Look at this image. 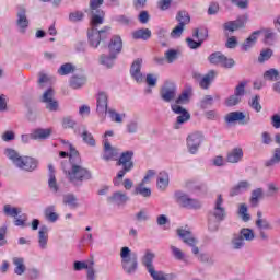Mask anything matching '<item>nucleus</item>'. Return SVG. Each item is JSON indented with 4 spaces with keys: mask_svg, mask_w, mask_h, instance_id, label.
Masks as SVG:
<instances>
[{
    "mask_svg": "<svg viewBox=\"0 0 280 280\" xmlns=\"http://www.w3.org/2000/svg\"><path fill=\"white\" fill-rule=\"evenodd\" d=\"M202 141H205V136L200 131L190 133L187 137V147L190 154H196V152H198V148H200Z\"/></svg>",
    "mask_w": 280,
    "mask_h": 280,
    "instance_id": "nucleus-11",
    "label": "nucleus"
},
{
    "mask_svg": "<svg viewBox=\"0 0 280 280\" xmlns=\"http://www.w3.org/2000/svg\"><path fill=\"white\" fill-rule=\"evenodd\" d=\"M3 211L4 214L9 218H19V214L21 213V208H14L10 205H4Z\"/></svg>",
    "mask_w": 280,
    "mask_h": 280,
    "instance_id": "nucleus-41",
    "label": "nucleus"
},
{
    "mask_svg": "<svg viewBox=\"0 0 280 280\" xmlns=\"http://www.w3.org/2000/svg\"><path fill=\"white\" fill-rule=\"evenodd\" d=\"M183 32H185V26L177 24L171 32V38H180V36H183Z\"/></svg>",
    "mask_w": 280,
    "mask_h": 280,
    "instance_id": "nucleus-49",
    "label": "nucleus"
},
{
    "mask_svg": "<svg viewBox=\"0 0 280 280\" xmlns=\"http://www.w3.org/2000/svg\"><path fill=\"white\" fill-rule=\"evenodd\" d=\"M54 95H56L54 88H49L42 96V102L46 104V108L47 110H50V113H56V110H58V101L54 98Z\"/></svg>",
    "mask_w": 280,
    "mask_h": 280,
    "instance_id": "nucleus-12",
    "label": "nucleus"
},
{
    "mask_svg": "<svg viewBox=\"0 0 280 280\" xmlns=\"http://www.w3.org/2000/svg\"><path fill=\"white\" fill-rule=\"evenodd\" d=\"M165 58H166L167 62L172 63V62H174V60H176V58H178V51H176L174 49L167 50L165 52Z\"/></svg>",
    "mask_w": 280,
    "mask_h": 280,
    "instance_id": "nucleus-58",
    "label": "nucleus"
},
{
    "mask_svg": "<svg viewBox=\"0 0 280 280\" xmlns=\"http://www.w3.org/2000/svg\"><path fill=\"white\" fill-rule=\"evenodd\" d=\"M49 137H51L50 128H47V129L38 128L32 132V140L34 141H38V140L45 141V139H49Z\"/></svg>",
    "mask_w": 280,
    "mask_h": 280,
    "instance_id": "nucleus-26",
    "label": "nucleus"
},
{
    "mask_svg": "<svg viewBox=\"0 0 280 280\" xmlns=\"http://www.w3.org/2000/svg\"><path fill=\"white\" fill-rule=\"evenodd\" d=\"M13 265L15 266L14 272L15 275H19V276L23 275L27 269V267H25V259L21 257H14Z\"/></svg>",
    "mask_w": 280,
    "mask_h": 280,
    "instance_id": "nucleus-33",
    "label": "nucleus"
},
{
    "mask_svg": "<svg viewBox=\"0 0 280 280\" xmlns=\"http://www.w3.org/2000/svg\"><path fill=\"white\" fill-rule=\"evenodd\" d=\"M115 60H117V55L109 52L108 56L102 55L101 56V65H104L108 69L115 65Z\"/></svg>",
    "mask_w": 280,
    "mask_h": 280,
    "instance_id": "nucleus-37",
    "label": "nucleus"
},
{
    "mask_svg": "<svg viewBox=\"0 0 280 280\" xmlns=\"http://www.w3.org/2000/svg\"><path fill=\"white\" fill-rule=\"evenodd\" d=\"M208 60L210 65H222V60H224V54H222L221 51L212 52L208 57Z\"/></svg>",
    "mask_w": 280,
    "mask_h": 280,
    "instance_id": "nucleus-42",
    "label": "nucleus"
},
{
    "mask_svg": "<svg viewBox=\"0 0 280 280\" xmlns=\"http://www.w3.org/2000/svg\"><path fill=\"white\" fill-rule=\"evenodd\" d=\"M175 197L178 205L185 209H200V207H202V203L198 199L189 198V196L183 191L175 192Z\"/></svg>",
    "mask_w": 280,
    "mask_h": 280,
    "instance_id": "nucleus-6",
    "label": "nucleus"
},
{
    "mask_svg": "<svg viewBox=\"0 0 280 280\" xmlns=\"http://www.w3.org/2000/svg\"><path fill=\"white\" fill-rule=\"evenodd\" d=\"M168 186H170V174H167V172L165 171L160 172L158 176V187L162 191H165V189H167Z\"/></svg>",
    "mask_w": 280,
    "mask_h": 280,
    "instance_id": "nucleus-31",
    "label": "nucleus"
},
{
    "mask_svg": "<svg viewBox=\"0 0 280 280\" xmlns=\"http://www.w3.org/2000/svg\"><path fill=\"white\" fill-rule=\"evenodd\" d=\"M5 156H8V159H10L14 165L16 166L18 161H20V159H22L23 156L19 155V153L14 150V149H7L4 151Z\"/></svg>",
    "mask_w": 280,
    "mask_h": 280,
    "instance_id": "nucleus-44",
    "label": "nucleus"
},
{
    "mask_svg": "<svg viewBox=\"0 0 280 280\" xmlns=\"http://www.w3.org/2000/svg\"><path fill=\"white\" fill-rule=\"evenodd\" d=\"M108 202H113L114 205H126L127 201L130 200V198H128L126 196V194L121 192V191H116L113 194V196L107 198Z\"/></svg>",
    "mask_w": 280,
    "mask_h": 280,
    "instance_id": "nucleus-27",
    "label": "nucleus"
},
{
    "mask_svg": "<svg viewBox=\"0 0 280 280\" xmlns=\"http://www.w3.org/2000/svg\"><path fill=\"white\" fill-rule=\"evenodd\" d=\"M220 66L224 67L225 69H233V67H235V60H233V58H228L226 56H223Z\"/></svg>",
    "mask_w": 280,
    "mask_h": 280,
    "instance_id": "nucleus-55",
    "label": "nucleus"
},
{
    "mask_svg": "<svg viewBox=\"0 0 280 280\" xmlns=\"http://www.w3.org/2000/svg\"><path fill=\"white\" fill-rule=\"evenodd\" d=\"M256 226L259 229V231L272 229L270 222H268L266 219L256 220Z\"/></svg>",
    "mask_w": 280,
    "mask_h": 280,
    "instance_id": "nucleus-52",
    "label": "nucleus"
},
{
    "mask_svg": "<svg viewBox=\"0 0 280 280\" xmlns=\"http://www.w3.org/2000/svg\"><path fill=\"white\" fill-rule=\"evenodd\" d=\"M103 4L104 0H90L91 19H93L94 14H100V12H104L100 10V5Z\"/></svg>",
    "mask_w": 280,
    "mask_h": 280,
    "instance_id": "nucleus-40",
    "label": "nucleus"
},
{
    "mask_svg": "<svg viewBox=\"0 0 280 280\" xmlns=\"http://www.w3.org/2000/svg\"><path fill=\"white\" fill-rule=\"evenodd\" d=\"M176 21L178 22V25L186 26L191 23V18L189 16V13L187 11H179L176 15Z\"/></svg>",
    "mask_w": 280,
    "mask_h": 280,
    "instance_id": "nucleus-36",
    "label": "nucleus"
},
{
    "mask_svg": "<svg viewBox=\"0 0 280 280\" xmlns=\"http://www.w3.org/2000/svg\"><path fill=\"white\" fill-rule=\"evenodd\" d=\"M138 21L142 23V25H145V23L150 21V13H148V11H141Z\"/></svg>",
    "mask_w": 280,
    "mask_h": 280,
    "instance_id": "nucleus-63",
    "label": "nucleus"
},
{
    "mask_svg": "<svg viewBox=\"0 0 280 280\" xmlns=\"http://www.w3.org/2000/svg\"><path fill=\"white\" fill-rule=\"evenodd\" d=\"M96 112L98 115H104L108 113V94L101 92L96 98Z\"/></svg>",
    "mask_w": 280,
    "mask_h": 280,
    "instance_id": "nucleus-19",
    "label": "nucleus"
},
{
    "mask_svg": "<svg viewBox=\"0 0 280 280\" xmlns=\"http://www.w3.org/2000/svg\"><path fill=\"white\" fill-rule=\"evenodd\" d=\"M245 244L246 243L244 242L241 235H235L232 240V246L234 250H240L241 248H244Z\"/></svg>",
    "mask_w": 280,
    "mask_h": 280,
    "instance_id": "nucleus-47",
    "label": "nucleus"
},
{
    "mask_svg": "<svg viewBox=\"0 0 280 280\" xmlns=\"http://www.w3.org/2000/svg\"><path fill=\"white\" fill-rule=\"evenodd\" d=\"M172 255L175 257V259H178L179 261H183L185 259V253L180 250V248L171 245Z\"/></svg>",
    "mask_w": 280,
    "mask_h": 280,
    "instance_id": "nucleus-50",
    "label": "nucleus"
},
{
    "mask_svg": "<svg viewBox=\"0 0 280 280\" xmlns=\"http://www.w3.org/2000/svg\"><path fill=\"white\" fill-rule=\"evenodd\" d=\"M109 54L119 55L121 54V49H124V42L119 35H115L112 37L108 44Z\"/></svg>",
    "mask_w": 280,
    "mask_h": 280,
    "instance_id": "nucleus-20",
    "label": "nucleus"
},
{
    "mask_svg": "<svg viewBox=\"0 0 280 280\" xmlns=\"http://www.w3.org/2000/svg\"><path fill=\"white\" fill-rule=\"evenodd\" d=\"M177 235L178 237H180L184 244H187V246H194V244H198V240L194 236L191 231H189V229L187 228L177 229Z\"/></svg>",
    "mask_w": 280,
    "mask_h": 280,
    "instance_id": "nucleus-17",
    "label": "nucleus"
},
{
    "mask_svg": "<svg viewBox=\"0 0 280 280\" xmlns=\"http://www.w3.org/2000/svg\"><path fill=\"white\" fill-rule=\"evenodd\" d=\"M156 257V255H154V253H152L150 249H147L145 254L142 256L141 258V262L142 266H144V268H147V271L149 272L151 279H153L154 277L161 275L163 271H156V269L154 268V258Z\"/></svg>",
    "mask_w": 280,
    "mask_h": 280,
    "instance_id": "nucleus-7",
    "label": "nucleus"
},
{
    "mask_svg": "<svg viewBox=\"0 0 280 280\" xmlns=\"http://www.w3.org/2000/svg\"><path fill=\"white\" fill-rule=\"evenodd\" d=\"M246 23H248V15L243 14L234 21L225 22L223 24V30L225 32H237V30H244V27H246Z\"/></svg>",
    "mask_w": 280,
    "mask_h": 280,
    "instance_id": "nucleus-10",
    "label": "nucleus"
},
{
    "mask_svg": "<svg viewBox=\"0 0 280 280\" xmlns=\"http://www.w3.org/2000/svg\"><path fill=\"white\" fill-rule=\"evenodd\" d=\"M226 124H235L238 121L241 126H246L250 121V118H246V115L243 112H232L225 115L224 117Z\"/></svg>",
    "mask_w": 280,
    "mask_h": 280,
    "instance_id": "nucleus-15",
    "label": "nucleus"
},
{
    "mask_svg": "<svg viewBox=\"0 0 280 280\" xmlns=\"http://www.w3.org/2000/svg\"><path fill=\"white\" fill-rule=\"evenodd\" d=\"M82 158L75 148H71V183L72 185H80L84 180H91V172L84 166L80 165Z\"/></svg>",
    "mask_w": 280,
    "mask_h": 280,
    "instance_id": "nucleus-2",
    "label": "nucleus"
},
{
    "mask_svg": "<svg viewBox=\"0 0 280 280\" xmlns=\"http://www.w3.org/2000/svg\"><path fill=\"white\" fill-rule=\"evenodd\" d=\"M121 267L126 275H135L139 270V256L130 250V247L120 249Z\"/></svg>",
    "mask_w": 280,
    "mask_h": 280,
    "instance_id": "nucleus-4",
    "label": "nucleus"
},
{
    "mask_svg": "<svg viewBox=\"0 0 280 280\" xmlns=\"http://www.w3.org/2000/svg\"><path fill=\"white\" fill-rule=\"evenodd\" d=\"M142 182L136 187L133 194L135 196H142L143 198H150V196H152V190L150 188H145L143 187Z\"/></svg>",
    "mask_w": 280,
    "mask_h": 280,
    "instance_id": "nucleus-38",
    "label": "nucleus"
},
{
    "mask_svg": "<svg viewBox=\"0 0 280 280\" xmlns=\"http://www.w3.org/2000/svg\"><path fill=\"white\" fill-rule=\"evenodd\" d=\"M135 40H150L152 38V31L150 28H140L132 33Z\"/></svg>",
    "mask_w": 280,
    "mask_h": 280,
    "instance_id": "nucleus-29",
    "label": "nucleus"
},
{
    "mask_svg": "<svg viewBox=\"0 0 280 280\" xmlns=\"http://www.w3.org/2000/svg\"><path fill=\"white\" fill-rule=\"evenodd\" d=\"M44 215L48 222H57L59 215L56 213V206H48L44 211Z\"/></svg>",
    "mask_w": 280,
    "mask_h": 280,
    "instance_id": "nucleus-34",
    "label": "nucleus"
},
{
    "mask_svg": "<svg viewBox=\"0 0 280 280\" xmlns=\"http://www.w3.org/2000/svg\"><path fill=\"white\" fill-rule=\"evenodd\" d=\"M47 242H49V229L46 225H43L38 232V244L42 250L47 248Z\"/></svg>",
    "mask_w": 280,
    "mask_h": 280,
    "instance_id": "nucleus-21",
    "label": "nucleus"
},
{
    "mask_svg": "<svg viewBox=\"0 0 280 280\" xmlns=\"http://www.w3.org/2000/svg\"><path fill=\"white\" fill-rule=\"evenodd\" d=\"M248 189H250V183L248 180H241L238 185L232 187L230 196H240V194H244V191H248Z\"/></svg>",
    "mask_w": 280,
    "mask_h": 280,
    "instance_id": "nucleus-24",
    "label": "nucleus"
},
{
    "mask_svg": "<svg viewBox=\"0 0 280 280\" xmlns=\"http://www.w3.org/2000/svg\"><path fill=\"white\" fill-rule=\"evenodd\" d=\"M59 156L61 159H66V156H69V160L68 161H63L61 162V167L66 174V176L68 177L69 180H71V155H69V153L65 152V151H61L59 153Z\"/></svg>",
    "mask_w": 280,
    "mask_h": 280,
    "instance_id": "nucleus-30",
    "label": "nucleus"
},
{
    "mask_svg": "<svg viewBox=\"0 0 280 280\" xmlns=\"http://www.w3.org/2000/svg\"><path fill=\"white\" fill-rule=\"evenodd\" d=\"M259 95H256L255 97L252 98V102H249L250 108L256 110V113H261V104L259 103Z\"/></svg>",
    "mask_w": 280,
    "mask_h": 280,
    "instance_id": "nucleus-51",
    "label": "nucleus"
},
{
    "mask_svg": "<svg viewBox=\"0 0 280 280\" xmlns=\"http://www.w3.org/2000/svg\"><path fill=\"white\" fill-rule=\"evenodd\" d=\"M265 80H269L270 82H279L280 74L279 70L271 68L264 73Z\"/></svg>",
    "mask_w": 280,
    "mask_h": 280,
    "instance_id": "nucleus-39",
    "label": "nucleus"
},
{
    "mask_svg": "<svg viewBox=\"0 0 280 280\" xmlns=\"http://www.w3.org/2000/svg\"><path fill=\"white\" fill-rule=\"evenodd\" d=\"M245 89H246V82H241V83L235 88L234 95H236L237 97H242V95H244V93H245Z\"/></svg>",
    "mask_w": 280,
    "mask_h": 280,
    "instance_id": "nucleus-60",
    "label": "nucleus"
},
{
    "mask_svg": "<svg viewBox=\"0 0 280 280\" xmlns=\"http://www.w3.org/2000/svg\"><path fill=\"white\" fill-rule=\"evenodd\" d=\"M143 65V59L138 58L136 59L130 68V75L136 80V82L141 83L143 82V73H141V67Z\"/></svg>",
    "mask_w": 280,
    "mask_h": 280,
    "instance_id": "nucleus-18",
    "label": "nucleus"
},
{
    "mask_svg": "<svg viewBox=\"0 0 280 280\" xmlns=\"http://www.w3.org/2000/svg\"><path fill=\"white\" fill-rule=\"evenodd\" d=\"M208 106H213V96L206 95L203 100L200 102V107L205 110Z\"/></svg>",
    "mask_w": 280,
    "mask_h": 280,
    "instance_id": "nucleus-56",
    "label": "nucleus"
},
{
    "mask_svg": "<svg viewBox=\"0 0 280 280\" xmlns=\"http://www.w3.org/2000/svg\"><path fill=\"white\" fill-rule=\"evenodd\" d=\"M240 236L243 240H246V242H253V240H255V232H253V230H250L248 228H243L240 231Z\"/></svg>",
    "mask_w": 280,
    "mask_h": 280,
    "instance_id": "nucleus-43",
    "label": "nucleus"
},
{
    "mask_svg": "<svg viewBox=\"0 0 280 280\" xmlns=\"http://www.w3.org/2000/svg\"><path fill=\"white\" fill-rule=\"evenodd\" d=\"M93 266H95V262L91 261L90 265L86 268V270H88V280H95V268H93Z\"/></svg>",
    "mask_w": 280,
    "mask_h": 280,
    "instance_id": "nucleus-61",
    "label": "nucleus"
},
{
    "mask_svg": "<svg viewBox=\"0 0 280 280\" xmlns=\"http://www.w3.org/2000/svg\"><path fill=\"white\" fill-rule=\"evenodd\" d=\"M139 130V122L137 120H131L127 124V131L129 135H135Z\"/></svg>",
    "mask_w": 280,
    "mask_h": 280,
    "instance_id": "nucleus-53",
    "label": "nucleus"
},
{
    "mask_svg": "<svg viewBox=\"0 0 280 280\" xmlns=\"http://www.w3.org/2000/svg\"><path fill=\"white\" fill-rule=\"evenodd\" d=\"M272 54H273V51L270 48H266V49L261 50L260 55L258 57V62L264 63L267 60L271 59L272 58Z\"/></svg>",
    "mask_w": 280,
    "mask_h": 280,
    "instance_id": "nucleus-45",
    "label": "nucleus"
},
{
    "mask_svg": "<svg viewBox=\"0 0 280 280\" xmlns=\"http://www.w3.org/2000/svg\"><path fill=\"white\" fill-rule=\"evenodd\" d=\"M16 167L24 170V172H34L38 167V160L32 156H22L18 160Z\"/></svg>",
    "mask_w": 280,
    "mask_h": 280,
    "instance_id": "nucleus-13",
    "label": "nucleus"
},
{
    "mask_svg": "<svg viewBox=\"0 0 280 280\" xmlns=\"http://www.w3.org/2000/svg\"><path fill=\"white\" fill-rule=\"evenodd\" d=\"M244 158V151L242 148H234L232 149L226 156L228 163H240Z\"/></svg>",
    "mask_w": 280,
    "mask_h": 280,
    "instance_id": "nucleus-25",
    "label": "nucleus"
},
{
    "mask_svg": "<svg viewBox=\"0 0 280 280\" xmlns=\"http://www.w3.org/2000/svg\"><path fill=\"white\" fill-rule=\"evenodd\" d=\"M153 280H174L176 279V276L174 273H165L162 271V273L155 276L152 278Z\"/></svg>",
    "mask_w": 280,
    "mask_h": 280,
    "instance_id": "nucleus-57",
    "label": "nucleus"
},
{
    "mask_svg": "<svg viewBox=\"0 0 280 280\" xmlns=\"http://www.w3.org/2000/svg\"><path fill=\"white\" fill-rule=\"evenodd\" d=\"M48 185L52 191H58V183L56 182V175L49 176Z\"/></svg>",
    "mask_w": 280,
    "mask_h": 280,
    "instance_id": "nucleus-64",
    "label": "nucleus"
},
{
    "mask_svg": "<svg viewBox=\"0 0 280 280\" xmlns=\"http://www.w3.org/2000/svg\"><path fill=\"white\" fill-rule=\"evenodd\" d=\"M215 79V70H210L199 82L202 89H209L211 82Z\"/></svg>",
    "mask_w": 280,
    "mask_h": 280,
    "instance_id": "nucleus-32",
    "label": "nucleus"
},
{
    "mask_svg": "<svg viewBox=\"0 0 280 280\" xmlns=\"http://www.w3.org/2000/svg\"><path fill=\"white\" fill-rule=\"evenodd\" d=\"M18 26L20 27L21 32H25L27 27H30V20H27V15L25 14V9H21L18 12Z\"/></svg>",
    "mask_w": 280,
    "mask_h": 280,
    "instance_id": "nucleus-28",
    "label": "nucleus"
},
{
    "mask_svg": "<svg viewBox=\"0 0 280 280\" xmlns=\"http://www.w3.org/2000/svg\"><path fill=\"white\" fill-rule=\"evenodd\" d=\"M177 88L173 82H166L160 90V97L163 102L170 103L176 100Z\"/></svg>",
    "mask_w": 280,
    "mask_h": 280,
    "instance_id": "nucleus-8",
    "label": "nucleus"
},
{
    "mask_svg": "<svg viewBox=\"0 0 280 280\" xmlns=\"http://www.w3.org/2000/svg\"><path fill=\"white\" fill-rule=\"evenodd\" d=\"M241 102L240 96H237L236 94L230 96L226 101L225 104L226 106H237V103Z\"/></svg>",
    "mask_w": 280,
    "mask_h": 280,
    "instance_id": "nucleus-62",
    "label": "nucleus"
},
{
    "mask_svg": "<svg viewBox=\"0 0 280 280\" xmlns=\"http://www.w3.org/2000/svg\"><path fill=\"white\" fill-rule=\"evenodd\" d=\"M104 23V12H98V14H94L90 20V28L88 30V38L89 43L92 47H98L102 42V36L104 34H108L110 27L105 26L101 31L97 30L100 25Z\"/></svg>",
    "mask_w": 280,
    "mask_h": 280,
    "instance_id": "nucleus-3",
    "label": "nucleus"
},
{
    "mask_svg": "<svg viewBox=\"0 0 280 280\" xmlns=\"http://www.w3.org/2000/svg\"><path fill=\"white\" fill-rule=\"evenodd\" d=\"M238 215H241L243 222H248V220H250V214H248V207L246 203L240 205Z\"/></svg>",
    "mask_w": 280,
    "mask_h": 280,
    "instance_id": "nucleus-46",
    "label": "nucleus"
},
{
    "mask_svg": "<svg viewBox=\"0 0 280 280\" xmlns=\"http://www.w3.org/2000/svg\"><path fill=\"white\" fill-rule=\"evenodd\" d=\"M135 156L133 151H125L120 154L119 159L116 162V165L118 167H122L119 171V178H124L128 172H132L135 170V162L132 161V158Z\"/></svg>",
    "mask_w": 280,
    "mask_h": 280,
    "instance_id": "nucleus-5",
    "label": "nucleus"
},
{
    "mask_svg": "<svg viewBox=\"0 0 280 280\" xmlns=\"http://www.w3.org/2000/svg\"><path fill=\"white\" fill-rule=\"evenodd\" d=\"M59 75H69L71 73V63H65L58 69Z\"/></svg>",
    "mask_w": 280,
    "mask_h": 280,
    "instance_id": "nucleus-59",
    "label": "nucleus"
},
{
    "mask_svg": "<svg viewBox=\"0 0 280 280\" xmlns=\"http://www.w3.org/2000/svg\"><path fill=\"white\" fill-rule=\"evenodd\" d=\"M258 32V36L262 34L265 45H272L277 38V33L272 28H261Z\"/></svg>",
    "mask_w": 280,
    "mask_h": 280,
    "instance_id": "nucleus-23",
    "label": "nucleus"
},
{
    "mask_svg": "<svg viewBox=\"0 0 280 280\" xmlns=\"http://www.w3.org/2000/svg\"><path fill=\"white\" fill-rule=\"evenodd\" d=\"M103 159L104 161H117V159H119V149L110 145V142H108V139L104 140Z\"/></svg>",
    "mask_w": 280,
    "mask_h": 280,
    "instance_id": "nucleus-16",
    "label": "nucleus"
},
{
    "mask_svg": "<svg viewBox=\"0 0 280 280\" xmlns=\"http://www.w3.org/2000/svg\"><path fill=\"white\" fill-rule=\"evenodd\" d=\"M107 113L112 119V121H115L116 124H121L124 119L121 118V115L119 113L115 112V109H107Z\"/></svg>",
    "mask_w": 280,
    "mask_h": 280,
    "instance_id": "nucleus-54",
    "label": "nucleus"
},
{
    "mask_svg": "<svg viewBox=\"0 0 280 280\" xmlns=\"http://www.w3.org/2000/svg\"><path fill=\"white\" fill-rule=\"evenodd\" d=\"M264 198V189L257 188L252 191V197L249 199V202L252 207H257L259 205V199Z\"/></svg>",
    "mask_w": 280,
    "mask_h": 280,
    "instance_id": "nucleus-35",
    "label": "nucleus"
},
{
    "mask_svg": "<svg viewBox=\"0 0 280 280\" xmlns=\"http://www.w3.org/2000/svg\"><path fill=\"white\" fill-rule=\"evenodd\" d=\"M189 97H191V90H184L175 100V103L171 105L173 113L178 115L174 125L175 130L180 129L183 124H187L191 119V114L183 107V104H189Z\"/></svg>",
    "mask_w": 280,
    "mask_h": 280,
    "instance_id": "nucleus-1",
    "label": "nucleus"
},
{
    "mask_svg": "<svg viewBox=\"0 0 280 280\" xmlns=\"http://www.w3.org/2000/svg\"><path fill=\"white\" fill-rule=\"evenodd\" d=\"M224 199L222 198V195H218L214 209L212 211V215L215 218L217 222H222L226 218V209L222 207Z\"/></svg>",
    "mask_w": 280,
    "mask_h": 280,
    "instance_id": "nucleus-14",
    "label": "nucleus"
},
{
    "mask_svg": "<svg viewBox=\"0 0 280 280\" xmlns=\"http://www.w3.org/2000/svg\"><path fill=\"white\" fill-rule=\"evenodd\" d=\"M71 89H82L86 84V75L84 70L77 69L74 66H71Z\"/></svg>",
    "mask_w": 280,
    "mask_h": 280,
    "instance_id": "nucleus-9",
    "label": "nucleus"
},
{
    "mask_svg": "<svg viewBox=\"0 0 280 280\" xmlns=\"http://www.w3.org/2000/svg\"><path fill=\"white\" fill-rule=\"evenodd\" d=\"M84 143L91 147H95V138H93V135L86 130H84L81 135Z\"/></svg>",
    "mask_w": 280,
    "mask_h": 280,
    "instance_id": "nucleus-48",
    "label": "nucleus"
},
{
    "mask_svg": "<svg viewBox=\"0 0 280 280\" xmlns=\"http://www.w3.org/2000/svg\"><path fill=\"white\" fill-rule=\"evenodd\" d=\"M257 38H259V32L255 31L250 34L248 38L242 44V51H250L254 45H257Z\"/></svg>",
    "mask_w": 280,
    "mask_h": 280,
    "instance_id": "nucleus-22",
    "label": "nucleus"
}]
</instances>
